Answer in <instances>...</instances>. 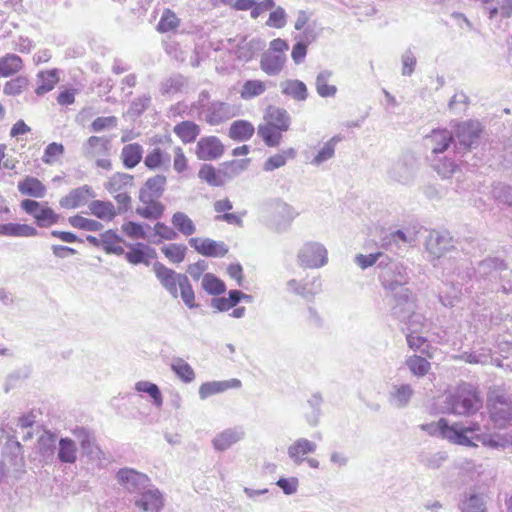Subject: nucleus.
<instances>
[{
	"label": "nucleus",
	"instance_id": "obj_1",
	"mask_svg": "<svg viewBox=\"0 0 512 512\" xmlns=\"http://www.w3.org/2000/svg\"><path fill=\"white\" fill-rule=\"evenodd\" d=\"M445 273L455 287L454 298L466 293L472 298H479L502 291L508 294L512 290L510 268L500 257H486L473 267L470 261L459 259L457 263L448 262Z\"/></svg>",
	"mask_w": 512,
	"mask_h": 512
},
{
	"label": "nucleus",
	"instance_id": "obj_2",
	"mask_svg": "<svg viewBox=\"0 0 512 512\" xmlns=\"http://www.w3.org/2000/svg\"><path fill=\"white\" fill-rule=\"evenodd\" d=\"M132 493H135L132 512H160L164 507V497L151 484L150 478L130 468V494Z\"/></svg>",
	"mask_w": 512,
	"mask_h": 512
},
{
	"label": "nucleus",
	"instance_id": "obj_3",
	"mask_svg": "<svg viewBox=\"0 0 512 512\" xmlns=\"http://www.w3.org/2000/svg\"><path fill=\"white\" fill-rule=\"evenodd\" d=\"M426 250L430 256V262L434 267H441L443 276L450 282V277L445 273V266L448 262L457 263L462 257V253L455 247V240L447 231L432 230L429 232L425 241Z\"/></svg>",
	"mask_w": 512,
	"mask_h": 512
},
{
	"label": "nucleus",
	"instance_id": "obj_4",
	"mask_svg": "<svg viewBox=\"0 0 512 512\" xmlns=\"http://www.w3.org/2000/svg\"><path fill=\"white\" fill-rule=\"evenodd\" d=\"M481 406L478 390L469 383H463L445 396L443 408L447 413L469 416L476 413Z\"/></svg>",
	"mask_w": 512,
	"mask_h": 512
},
{
	"label": "nucleus",
	"instance_id": "obj_5",
	"mask_svg": "<svg viewBox=\"0 0 512 512\" xmlns=\"http://www.w3.org/2000/svg\"><path fill=\"white\" fill-rule=\"evenodd\" d=\"M482 132L478 121L468 120L458 123L454 131V153L464 157L477 148Z\"/></svg>",
	"mask_w": 512,
	"mask_h": 512
},
{
	"label": "nucleus",
	"instance_id": "obj_6",
	"mask_svg": "<svg viewBox=\"0 0 512 512\" xmlns=\"http://www.w3.org/2000/svg\"><path fill=\"white\" fill-rule=\"evenodd\" d=\"M383 271L380 273V281L387 291H394L397 289H404L405 284L409 280L407 269L397 261H392L388 257L384 265L381 267Z\"/></svg>",
	"mask_w": 512,
	"mask_h": 512
},
{
	"label": "nucleus",
	"instance_id": "obj_7",
	"mask_svg": "<svg viewBox=\"0 0 512 512\" xmlns=\"http://www.w3.org/2000/svg\"><path fill=\"white\" fill-rule=\"evenodd\" d=\"M391 292L389 307L391 316L399 321H406L416 309L415 298L410 289H397Z\"/></svg>",
	"mask_w": 512,
	"mask_h": 512
},
{
	"label": "nucleus",
	"instance_id": "obj_8",
	"mask_svg": "<svg viewBox=\"0 0 512 512\" xmlns=\"http://www.w3.org/2000/svg\"><path fill=\"white\" fill-rule=\"evenodd\" d=\"M441 425L443 438L454 444L468 447L475 445L468 434L480 431V425L478 423H470L468 425L463 423H454L450 425L446 419L441 418Z\"/></svg>",
	"mask_w": 512,
	"mask_h": 512
},
{
	"label": "nucleus",
	"instance_id": "obj_9",
	"mask_svg": "<svg viewBox=\"0 0 512 512\" xmlns=\"http://www.w3.org/2000/svg\"><path fill=\"white\" fill-rule=\"evenodd\" d=\"M239 112L240 106L223 101L209 102L202 109L204 120L212 126L219 125L237 116Z\"/></svg>",
	"mask_w": 512,
	"mask_h": 512
},
{
	"label": "nucleus",
	"instance_id": "obj_10",
	"mask_svg": "<svg viewBox=\"0 0 512 512\" xmlns=\"http://www.w3.org/2000/svg\"><path fill=\"white\" fill-rule=\"evenodd\" d=\"M417 170V159L411 154H406L392 163L388 176L394 182L407 185L414 180Z\"/></svg>",
	"mask_w": 512,
	"mask_h": 512
},
{
	"label": "nucleus",
	"instance_id": "obj_11",
	"mask_svg": "<svg viewBox=\"0 0 512 512\" xmlns=\"http://www.w3.org/2000/svg\"><path fill=\"white\" fill-rule=\"evenodd\" d=\"M299 265L305 268H320L328 262V252L319 242H307L298 251Z\"/></svg>",
	"mask_w": 512,
	"mask_h": 512
},
{
	"label": "nucleus",
	"instance_id": "obj_12",
	"mask_svg": "<svg viewBox=\"0 0 512 512\" xmlns=\"http://www.w3.org/2000/svg\"><path fill=\"white\" fill-rule=\"evenodd\" d=\"M267 211L274 214V223L277 231L286 230L298 215V212L281 199H272L264 204Z\"/></svg>",
	"mask_w": 512,
	"mask_h": 512
},
{
	"label": "nucleus",
	"instance_id": "obj_13",
	"mask_svg": "<svg viewBox=\"0 0 512 512\" xmlns=\"http://www.w3.org/2000/svg\"><path fill=\"white\" fill-rule=\"evenodd\" d=\"M425 145L431 150L430 157H438L444 155L451 145L454 146L453 133L447 129H434L431 134L425 138Z\"/></svg>",
	"mask_w": 512,
	"mask_h": 512
},
{
	"label": "nucleus",
	"instance_id": "obj_14",
	"mask_svg": "<svg viewBox=\"0 0 512 512\" xmlns=\"http://www.w3.org/2000/svg\"><path fill=\"white\" fill-rule=\"evenodd\" d=\"M57 436L50 431H44L37 440L35 453L43 465H51L56 461Z\"/></svg>",
	"mask_w": 512,
	"mask_h": 512
},
{
	"label": "nucleus",
	"instance_id": "obj_15",
	"mask_svg": "<svg viewBox=\"0 0 512 512\" xmlns=\"http://www.w3.org/2000/svg\"><path fill=\"white\" fill-rule=\"evenodd\" d=\"M21 208L29 215L33 216L40 227H46L57 223L59 215L51 208L43 207L39 202L31 199H25L21 202Z\"/></svg>",
	"mask_w": 512,
	"mask_h": 512
},
{
	"label": "nucleus",
	"instance_id": "obj_16",
	"mask_svg": "<svg viewBox=\"0 0 512 512\" xmlns=\"http://www.w3.org/2000/svg\"><path fill=\"white\" fill-rule=\"evenodd\" d=\"M153 271L160 284L171 295V297L174 299L178 298L179 277L186 275L176 273L173 269L166 267L164 264L158 261L153 264Z\"/></svg>",
	"mask_w": 512,
	"mask_h": 512
},
{
	"label": "nucleus",
	"instance_id": "obj_17",
	"mask_svg": "<svg viewBox=\"0 0 512 512\" xmlns=\"http://www.w3.org/2000/svg\"><path fill=\"white\" fill-rule=\"evenodd\" d=\"M225 151L221 140L216 136L201 138L196 145V155L203 161H212L220 158Z\"/></svg>",
	"mask_w": 512,
	"mask_h": 512
},
{
	"label": "nucleus",
	"instance_id": "obj_18",
	"mask_svg": "<svg viewBox=\"0 0 512 512\" xmlns=\"http://www.w3.org/2000/svg\"><path fill=\"white\" fill-rule=\"evenodd\" d=\"M189 245L199 254L206 257H223L229 249L222 241H215L210 238H190Z\"/></svg>",
	"mask_w": 512,
	"mask_h": 512
},
{
	"label": "nucleus",
	"instance_id": "obj_19",
	"mask_svg": "<svg viewBox=\"0 0 512 512\" xmlns=\"http://www.w3.org/2000/svg\"><path fill=\"white\" fill-rule=\"evenodd\" d=\"M166 182L167 179L162 174L148 178L139 191L140 202L158 200L164 193Z\"/></svg>",
	"mask_w": 512,
	"mask_h": 512
},
{
	"label": "nucleus",
	"instance_id": "obj_20",
	"mask_svg": "<svg viewBox=\"0 0 512 512\" xmlns=\"http://www.w3.org/2000/svg\"><path fill=\"white\" fill-rule=\"evenodd\" d=\"M96 197V193L89 185H83L73 189L65 197L60 199V206L64 209H74L88 203L89 199Z\"/></svg>",
	"mask_w": 512,
	"mask_h": 512
},
{
	"label": "nucleus",
	"instance_id": "obj_21",
	"mask_svg": "<svg viewBox=\"0 0 512 512\" xmlns=\"http://www.w3.org/2000/svg\"><path fill=\"white\" fill-rule=\"evenodd\" d=\"M414 395V389L410 384H393L388 392L387 401L396 409L406 408Z\"/></svg>",
	"mask_w": 512,
	"mask_h": 512
},
{
	"label": "nucleus",
	"instance_id": "obj_22",
	"mask_svg": "<svg viewBox=\"0 0 512 512\" xmlns=\"http://www.w3.org/2000/svg\"><path fill=\"white\" fill-rule=\"evenodd\" d=\"M317 444L306 438H298L287 448V454L295 465H301L306 460V455L315 453Z\"/></svg>",
	"mask_w": 512,
	"mask_h": 512
},
{
	"label": "nucleus",
	"instance_id": "obj_23",
	"mask_svg": "<svg viewBox=\"0 0 512 512\" xmlns=\"http://www.w3.org/2000/svg\"><path fill=\"white\" fill-rule=\"evenodd\" d=\"M127 184L128 175L124 173H117L113 175L107 184V190L111 194H115L114 198L120 204L119 210L122 208L126 210L128 207Z\"/></svg>",
	"mask_w": 512,
	"mask_h": 512
},
{
	"label": "nucleus",
	"instance_id": "obj_24",
	"mask_svg": "<svg viewBox=\"0 0 512 512\" xmlns=\"http://www.w3.org/2000/svg\"><path fill=\"white\" fill-rule=\"evenodd\" d=\"M244 436L245 431L242 427L227 428L213 438L212 445L217 451H226L232 445L241 441Z\"/></svg>",
	"mask_w": 512,
	"mask_h": 512
},
{
	"label": "nucleus",
	"instance_id": "obj_25",
	"mask_svg": "<svg viewBox=\"0 0 512 512\" xmlns=\"http://www.w3.org/2000/svg\"><path fill=\"white\" fill-rule=\"evenodd\" d=\"M240 387L241 381L236 378L224 381H209L203 383L200 386L199 397L200 399L205 400L212 395L222 393L228 389H235Z\"/></svg>",
	"mask_w": 512,
	"mask_h": 512
},
{
	"label": "nucleus",
	"instance_id": "obj_26",
	"mask_svg": "<svg viewBox=\"0 0 512 512\" xmlns=\"http://www.w3.org/2000/svg\"><path fill=\"white\" fill-rule=\"evenodd\" d=\"M286 55L265 51L260 60V68L269 76H276L281 73L286 63Z\"/></svg>",
	"mask_w": 512,
	"mask_h": 512
},
{
	"label": "nucleus",
	"instance_id": "obj_27",
	"mask_svg": "<svg viewBox=\"0 0 512 512\" xmlns=\"http://www.w3.org/2000/svg\"><path fill=\"white\" fill-rule=\"evenodd\" d=\"M74 434L80 440V445L83 452L91 459V460H101L103 456L102 450L95 442V438L91 435L86 429L79 428L74 431Z\"/></svg>",
	"mask_w": 512,
	"mask_h": 512
},
{
	"label": "nucleus",
	"instance_id": "obj_28",
	"mask_svg": "<svg viewBox=\"0 0 512 512\" xmlns=\"http://www.w3.org/2000/svg\"><path fill=\"white\" fill-rule=\"evenodd\" d=\"M17 189L20 194L34 197L43 198L46 195V186L36 177L26 176L17 184Z\"/></svg>",
	"mask_w": 512,
	"mask_h": 512
},
{
	"label": "nucleus",
	"instance_id": "obj_29",
	"mask_svg": "<svg viewBox=\"0 0 512 512\" xmlns=\"http://www.w3.org/2000/svg\"><path fill=\"white\" fill-rule=\"evenodd\" d=\"M157 257L156 250L144 243L130 244V263L132 264H145L149 266L151 260Z\"/></svg>",
	"mask_w": 512,
	"mask_h": 512
},
{
	"label": "nucleus",
	"instance_id": "obj_30",
	"mask_svg": "<svg viewBox=\"0 0 512 512\" xmlns=\"http://www.w3.org/2000/svg\"><path fill=\"white\" fill-rule=\"evenodd\" d=\"M59 73L60 71L57 68L38 72L35 93L38 96H43L53 90L59 82Z\"/></svg>",
	"mask_w": 512,
	"mask_h": 512
},
{
	"label": "nucleus",
	"instance_id": "obj_31",
	"mask_svg": "<svg viewBox=\"0 0 512 512\" xmlns=\"http://www.w3.org/2000/svg\"><path fill=\"white\" fill-rule=\"evenodd\" d=\"M266 124L286 132L291 124L289 113L279 107H269L265 115Z\"/></svg>",
	"mask_w": 512,
	"mask_h": 512
},
{
	"label": "nucleus",
	"instance_id": "obj_32",
	"mask_svg": "<svg viewBox=\"0 0 512 512\" xmlns=\"http://www.w3.org/2000/svg\"><path fill=\"white\" fill-rule=\"evenodd\" d=\"M343 140L340 134L334 135L318 150L317 154L310 160V164L319 167L335 156L336 146Z\"/></svg>",
	"mask_w": 512,
	"mask_h": 512
},
{
	"label": "nucleus",
	"instance_id": "obj_33",
	"mask_svg": "<svg viewBox=\"0 0 512 512\" xmlns=\"http://www.w3.org/2000/svg\"><path fill=\"white\" fill-rule=\"evenodd\" d=\"M281 92L296 100L305 101L308 98V89L303 81L297 79H288L280 83Z\"/></svg>",
	"mask_w": 512,
	"mask_h": 512
},
{
	"label": "nucleus",
	"instance_id": "obj_34",
	"mask_svg": "<svg viewBox=\"0 0 512 512\" xmlns=\"http://www.w3.org/2000/svg\"><path fill=\"white\" fill-rule=\"evenodd\" d=\"M77 446L71 438L63 437L58 441L56 460L64 464H73L77 460Z\"/></svg>",
	"mask_w": 512,
	"mask_h": 512
},
{
	"label": "nucleus",
	"instance_id": "obj_35",
	"mask_svg": "<svg viewBox=\"0 0 512 512\" xmlns=\"http://www.w3.org/2000/svg\"><path fill=\"white\" fill-rule=\"evenodd\" d=\"M333 72L328 69L320 71L315 79V89L317 94L322 98H332L337 94V87L330 84Z\"/></svg>",
	"mask_w": 512,
	"mask_h": 512
},
{
	"label": "nucleus",
	"instance_id": "obj_36",
	"mask_svg": "<svg viewBox=\"0 0 512 512\" xmlns=\"http://www.w3.org/2000/svg\"><path fill=\"white\" fill-rule=\"evenodd\" d=\"M109 142L105 137L91 136L82 145V155L89 159L102 155L108 150Z\"/></svg>",
	"mask_w": 512,
	"mask_h": 512
},
{
	"label": "nucleus",
	"instance_id": "obj_37",
	"mask_svg": "<svg viewBox=\"0 0 512 512\" xmlns=\"http://www.w3.org/2000/svg\"><path fill=\"white\" fill-rule=\"evenodd\" d=\"M254 133V126L247 120H236L232 122L228 131L229 137L238 142L248 141Z\"/></svg>",
	"mask_w": 512,
	"mask_h": 512
},
{
	"label": "nucleus",
	"instance_id": "obj_38",
	"mask_svg": "<svg viewBox=\"0 0 512 512\" xmlns=\"http://www.w3.org/2000/svg\"><path fill=\"white\" fill-rule=\"evenodd\" d=\"M88 209L96 218L109 222L117 215V210L112 202L93 200L89 202Z\"/></svg>",
	"mask_w": 512,
	"mask_h": 512
},
{
	"label": "nucleus",
	"instance_id": "obj_39",
	"mask_svg": "<svg viewBox=\"0 0 512 512\" xmlns=\"http://www.w3.org/2000/svg\"><path fill=\"white\" fill-rule=\"evenodd\" d=\"M416 242V232L413 230H396L386 237V244L392 248L395 245L398 249L413 246Z\"/></svg>",
	"mask_w": 512,
	"mask_h": 512
},
{
	"label": "nucleus",
	"instance_id": "obj_40",
	"mask_svg": "<svg viewBox=\"0 0 512 512\" xmlns=\"http://www.w3.org/2000/svg\"><path fill=\"white\" fill-rule=\"evenodd\" d=\"M433 170L442 178H450L455 174L459 167L454 160L446 155L438 157H429Z\"/></svg>",
	"mask_w": 512,
	"mask_h": 512
},
{
	"label": "nucleus",
	"instance_id": "obj_41",
	"mask_svg": "<svg viewBox=\"0 0 512 512\" xmlns=\"http://www.w3.org/2000/svg\"><path fill=\"white\" fill-rule=\"evenodd\" d=\"M38 234L36 228L28 224L5 223L0 224V235L10 237H34Z\"/></svg>",
	"mask_w": 512,
	"mask_h": 512
},
{
	"label": "nucleus",
	"instance_id": "obj_42",
	"mask_svg": "<svg viewBox=\"0 0 512 512\" xmlns=\"http://www.w3.org/2000/svg\"><path fill=\"white\" fill-rule=\"evenodd\" d=\"M23 68L21 57L8 53L0 57V77L6 78L18 73Z\"/></svg>",
	"mask_w": 512,
	"mask_h": 512
},
{
	"label": "nucleus",
	"instance_id": "obj_43",
	"mask_svg": "<svg viewBox=\"0 0 512 512\" xmlns=\"http://www.w3.org/2000/svg\"><path fill=\"white\" fill-rule=\"evenodd\" d=\"M173 131L184 143H192L200 134V127L195 122L186 120L175 125Z\"/></svg>",
	"mask_w": 512,
	"mask_h": 512
},
{
	"label": "nucleus",
	"instance_id": "obj_44",
	"mask_svg": "<svg viewBox=\"0 0 512 512\" xmlns=\"http://www.w3.org/2000/svg\"><path fill=\"white\" fill-rule=\"evenodd\" d=\"M124 240L113 230L102 233V248L106 253L121 255L124 253Z\"/></svg>",
	"mask_w": 512,
	"mask_h": 512
},
{
	"label": "nucleus",
	"instance_id": "obj_45",
	"mask_svg": "<svg viewBox=\"0 0 512 512\" xmlns=\"http://www.w3.org/2000/svg\"><path fill=\"white\" fill-rule=\"evenodd\" d=\"M198 176L201 180L213 187H220L225 184L221 168L217 170L210 164H203L199 169Z\"/></svg>",
	"mask_w": 512,
	"mask_h": 512
},
{
	"label": "nucleus",
	"instance_id": "obj_46",
	"mask_svg": "<svg viewBox=\"0 0 512 512\" xmlns=\"http://www.w3.org/2000/svg\"><path fill=\"white\" fill-rule=\"evenodd\" d=\"M171 223L174 229L184 236H191L196 232L194 222L184 212H175L171 217Z\"/></svg>",
	"mask_w": 512,
	"mask_h": 512
},
{
	"label": "nucleus",
	"instance_id": "obj_47",
	"mask_svg": "<svg viewBox=\"0 0 512 512\" xmlns=\"http://www.w3.org/2000/svg\"><path fill=\"white\" fill-rule=\"evenodd\" d=\"M490 417L498 427H505L512 420V408L509 404L500 402L490 409Z\"/></svg>",
	"mask_w": 512,
	"mask_h": 512
},
{
	"label": "nucleus",
	"instance_id": "obj_48",
	"mask_svg": "<svg viewBox=\"0 0 512 512\" xmlns=\"http://www.w3.org/2000/svg\"><path fill=\"white\" fill-rule=\"evenodd\" d=\"M143 206L137 207L136 213L149 220H157L162 217L165 207L158 200H152L151 202H141Z\"/></svg>",
	"mask_w": 512,
	"mask_h": 512
},
{
	"label": "nucleus",
	"instance_id": "obj_49",
	"mask_svg": "<svg viewBox=\"0 0 512 512\" xmlns=\"http://www.w3.org/2000/svg\"><path fill=\"white\" fill-rule=\"evenodd\" d=\"M257 133L268 147H276L281 143L283 132L266 123L258 126Z\"/></svg>",
	"mask_w": 512,
	"mask_h": 512
},
{
	"label": "nucleus",
	"instance_id": "obj_50",
	"mask_svg": "<svg viewBox=\"0 0 512 512\" xmlns=\"http://www.w3.org/2000/svg\"><path fill=\"white\" fill-rule=\"evenodd\" d=\"M462 512H487L483 494L470 493L465 495L461 504Z\"/></svg>",
	"mask_w": 512,
	"mask_h": 512
},
{
	"label": "nucleus",
	"instance_id": "obj_51",
	"mask_svg": "<svg viewBox=\"0 0 512 512\" xmlns=\"http://www.w3.org/2000/svg\"><path fill=\"white\" fill-rule=\"evenodd\" d=\"M172 371L185 383H190L195 379L193 368L182 358L174 357L171 362Z\"/></svg>",
	"mask_w": 512,
	"mask_h": 512
},
{
	"label": "nucleus",
	"instance_id": "obj_52",
	"mask_svg": "<svg viewBox=\"0 0 512 512\" xmlns=\"http://www.w3.org/2000/svg\"><path fill=\"white\" fill-rule=\"evenodd\" d=\"M250 163V159H241V160H232L228 162H224L221 165V173L226 180L233 179L238 176L240 173L245 171Z\"/></svg>",
	"mask_w": 512,
	"mask_h": 512
},
{
	"label": "nucleus",
	"instance_id": "obj_53",
	"mask_svg": "<svg viewBox=\"0 0 512 512\" xmlns=\"http://www.w3.org/2000/svg\"><path fill=\"white\" fill-rule=\"evenodd\" d=\"M405 364L410 372L416 377H424L431 368L430 362L419 355L409 356L406 359Z\"/></svg>",
	"mask_w": 512,
	"mask_h": 512
},
{
	"label": "nucleus",
	"instance_id": "obj_54",
	"mask_svg": "<svg viewBox=\"0 0 512 512\" xmlns=\"http://www.w3.org/2000/svg\"><path fill=\"white\" fill-rule=\"evenodd\" d=\"M202 288L213 296H219L226 291L225 283L212 273H205L202 277Z\"/></svg>",
	"mask_w": 512,
	"mask_h": 512
},
{
	"label": "nucleus",
	"instance_id": "obj_55",
	"mask_svg": "<svg viewBox=\"0 0 512 512\" xmlns=\"http://www.w3.org/2000/svg\"><path fill=\"white\" fill-rule=\"evenodd\" d=\"M186 85V80L181 74H173L164 79L160 84L162 95H174L180 92Z\"/></svg>",
	"mask_w": 512,
	"mask_h": 512
},
{
	"label": "nucleus",
	"instance_id": "obj_56",
	"mask_svg": "<svg viewBox=\"0 0 512 512\" xmlns=\"http://www.w3.org/2000/svg\"><path fill=\"white\" fill-rule=\"evenodd\" d=\"M385 260H388V256L386 254H384L383 252H376V253H371L368 255L357 254L354 258V262L362 270H365L368 267H371L375 264H377V266L379 268H381L384 265Z\"/></svg>",
	"mask_w": 512,
	"mask_h": 512
},
{
	"label": "nucleus",
	"instance_id": "obj_57",
	"mask_svg": "<svg viewBox=\"0 0 512 512\" xmlns=\"http://www.w3.org/2000/svg\"><path fill=\"white\" fill-rule=\"evenodd\" d=\"M135 389L139 393H146L152 400V403L156 407H161L163 404V397L159 387L149 381H139L135 385Z\"/></svg>",
	"mask_w": 512,
	"mask_h": 512
},
{
	"label": "nucleus",
	"instance_id": "obj_58",
	"mask_svg": "<svg viewBox=\"0 0 512 512\" xmlns=\"http://www.w3.org/2000/svg\"><path fill=\"white\" fill-rule=\"evenodd\" d=\"M178 290L184 304L190 308H196L198 305L195 303V294L192 285L187 276L179 277Z\"/></svg>",
	"mask_w": 512,
	"mask_h": 512
},
{
	"label": "nucleus",
	"instance_id": "obj_59",
	"mask_svg": "<svg viewBox=\"0 0 512 512\" xmlns=\"http://www.w3.org/2000/svg\"><path fill=\"white\" fill-rule=\"evenodd\" d=\"M69 224L77 229H81L84 231H100L103 228V225L101 222L82 217L80 215L71 216L68 219Z\"/></svg>",
	"mask_w": 512,
	"mask_h": 512
},
{
	"label": "nucleus",
	"instance_id": "obj_60",
	"mask_svg": "<svg viewBox=\"0 0 512 512\" xmlns=\"http://www.w3.org/2000/svg\"><path fill=\"white\" fill-rule=\"evenodd\" d=\"M162 253L172 263H181L186 256L187 247L183 244L172 243L161 248Z\"/></svg>",
	"mask_w": 512,
	"mask_h": 512
},
{
	"label": "nucleus",
	"instance_id": "obj_61",
	"mask_svg": "<svg viewBox=\"0 0 512 512\" xmlns=\"http://www.w3.org/2000/svg\"><path fill=\"white\" fill-rule=\"evenodd\" d=\"M287 157L294 158L295 157V150L293 148H289L288 150L284 151L282 154H275L273 156H270L263 165L264 171H273L275 169H278L286 164Z\"/></svg>",
	"mask_w": 512,
	"mask_h": 512
},
{
	"label": "nucleus",
	"instance_id": "obj_62",
	"mask_svg": "<svg viewBox=\"0 0 512 512\" xmlns=\"http://www.w3.org/2000/svg\"><path fill=\"white\" fill-rule=\"evenodd\" d=\"M266 90V85L261 80H247L241 90V97L245 100L252 99L263 94Z\"/></svg>",
	"mask_w": 512,
	"mask_h": 512
},
{
	"label": "nucleus",
	"instance_id": "obj_63",
	"mask_svg": "<svg viewBox=\"0 0 512 512\" xmlns=\"http://www.w3.org/2000/svg\"><path fill=\"white\" fill-rule=\"evenodd\" d=\"M406 332L412 334H423L426 327V318L415 311L406 318Z\"/></svg>",
	"mask_w": 512,
	"mask_h": 512
},
{
	"label": "nucleus",
	"instance_id": "obj_64",
	"mask_svg": "<svg viewBox=\"0 0 512 512\" xmlns=\"http://www.w3.org/2000/svg\"><path fill=\"white\" fill-rule=\"evenodd\" d=\"M493 197L499 204L512 206V186L498 183L493 187Z\"/></svg>",
	"mask_w": 512,
	"mask_h": 512
}]
</instances>
